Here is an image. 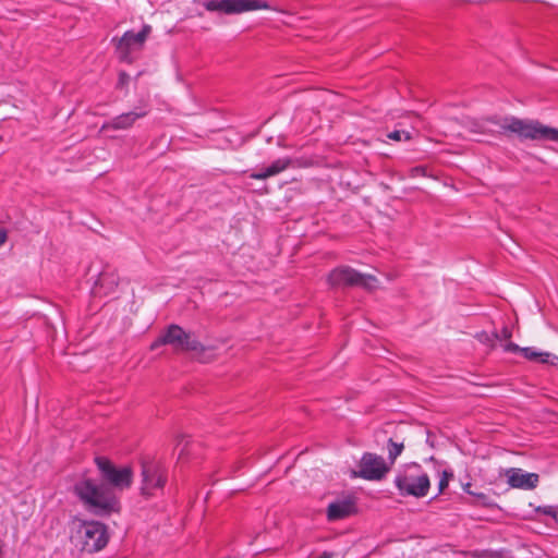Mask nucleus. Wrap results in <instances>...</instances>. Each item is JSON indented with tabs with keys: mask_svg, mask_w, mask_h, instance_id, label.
Listing matches in <instances>:
<instances>
[{
	"mask_svg": "<svg viewBox=\"0 0 558 558\" xmlns=\"http://www.w3.org/2000/svg\"><path fill=\"white\" fill-rule=\"evenodd\" d=\"M95 464L100 472V482L87 477L85 474L77 480L72 488L73 494L93 514L109 517L121 511L120 498L116 490L131 487L133 471L131 466L118 468L109 458L95 457Z\"/></svg>",
	"mask_w": 558,
	"mask_h": 558,
	"instance_id": "1",
	"label": "nucleus"
},
{
	"mask_svg": "<svg viewBox=\"0 0 558 558\" xmlns=\"http://www.w3.org/2000/svg\"><path fill=\"white\" fill-rule=\"evenodd\" d=\"M498 126L497 133L519 141H550L558 143V129L543 124L534 119H520L514 116H490L484 120Z\"/></svg>",
	"mask_w": 558,
	"mask_h": 558,
	"instance_id": "2",
	"label": "nucleus"
},
{
	"mask_svg": "<svg viewBox=\"0 0 558 558\" xmlns=\"http://www.w3.org/2000/svg\"><path fill=\"white\" fill-rule=\"evenodd\" d=\"M159 345H171L175 352H194L198 356L207 351L195 332L185 331L177 324L169 325L150 348L154 350Z\"/></svg>",
	"mask_w": 558,
	"mask_h": 558,
	"instance_id": "3",
	"label": "nucleus"
},
{
	"mask_svg": "<svg viewBox=\"0 0 558 558\" xmlns=\"http://www.w3.org/2000/svg\"><path fill=\"white\" fill-rule=\"evenodd\" d=\"M332 288H351L360 287L366 290H373L378 282L373 275H364L350 266H340L332 269L327 278Z\"/></svg>",
	"mask_w": 558,
	"mask_h": 558,
	"instance_id": "4",
	"label": "nucleus"
},
{
	"mask_svg": "<svg viewBox=\"0 0 558 558\" xmlns=\"http://www.w3.org/2000/svg\"><path fill=\"white\" fill-rule=\"evenodd\" d=\"M76 537L82 544V550L87 553L101 550L109 541L107 525L99 521H82L76 530Z\"/></svg>",
	"mask_w": 558,
	"mask_h": 558,
	"instance_id": "5",
	"label": "nucleus"
},
{
	"mask_svg": "<svg viewBox=\"0 0 558 558\" xmlns=\"http://www.w3.org/2000/svg\"><path fill=\"white\" fill-rule=\"evenodd\" d=\"M150 33L151 26L144 24L138 33L126 31L121 38H113L112 41L116 43L114 46L119 60L129 64L133 63L134 57L132 53L143 49Z\"/></svg>",
	"mask_w": 558,
	"mask_h": 558,
	"instance_id": "6",
	"label": "nucleus"
},
{
	"mask_svg": "<svg viewBox=\"0 0 558 558\" xmlns=\"http://www.w3.org/2000/svg\"><path fill=\"white\" fill-rule=\"evenodd\" d=\"M202 5L210 12L240 14L254 10H269L271 7L264 0H203Z\"/></svg>",
	"mask_w": 558,
	"mask_h": 558,
	"instance_id": "7",
	"label": "nucleus"
},
{
	"mask_svg": "<svg viewBox=\"0 0 558 558\" xmlns=\"http://www.w3.org/2000/svg\"><path fill=\"white\" fill-rule=\"evenodd\" d=\"M167 470L162 463L155 460L142 463V495L151 496L155 489H162L167 483Z\"/></svg>",
	"mask_w": 558,
	"mask_h": 558,
	"instance_id": "8",
	"label": "nucleus"
},
{
	"mask_svg": "<svg viewBox=\"0 0 558 558\" xmlns=\"http://www.w3.org/2000/svg\"><path fill=\"white\" fill-rule=\"evenodd\" d=\"M359 468L354 475L367 481H380L389 471V465L383 457L371 452L362 456Z\"/></svg>",
	"mask_w": 558,
	"mask_h": 558,
	"instance_id": "9",
	"label": "nucleus"
},
{
	"mask_svg": "<svg viewBox=\"0 0 558 558\" xmlns=\"http://www.w3.org/2000/svg\"><path fill=\"white\" fill-rule=\"evenodd\" d=\"M147 113H148V110L146 109V107L136 108L134 111L121 113V114L106 121L101 125L100 132H108L110 130H113V131L130 130L138 119L146 117Z\"/></svg>",
	"mask_w": 558,
	"mask_h": 558,
	"instance_id": "10",
	"label": "nucleus"
},
{
	"mask_svg": "<svg viewBox=\"0 0 558 558\" xmlns=\"http://www.w3.org/2000/svg\"><path fill=\"white\" fill-rule=\"evenodd\" d=\"M357 512L356 499L354 496H345L330 502L327 507V519L330 522L343 520Z\"/></svg>",
	"mask_w": 558,
	"mask_h": 558,
	"instance_id": "11",
	"label": "nucleus"
},
{
	"mask_svg": "<svg viewBox=\"0 0 558 558\" xmlns=\"http://www.w3.org/2000/svg\"><path fill=\"white\" fill-rule=\"evenodd\" d=\"M508 484L513 488L534 489L537 487L539 476L536 473H524L521 469L507 471Z\"/></svg>",
	"mask_w": 558,
	"mask_h": 558,
	"instance_id": "12",
	"label": "nucleus"
},
{
	"mask_svg": "<svg viewBox=\"0 0 558 558\" xmlns=\"http://www.w3.org/2000/svg\"><path fill=\"white\" fill-rule=\"evenodd\" d=\"M119 284V277L113 271L102 270L94 284L95 293H104L105 295L112 293Z\"/></svg>",
	"mask_w": 558,
	"mask_h": 558,
	"instance_id": "13",
	"label": "nucleus"
},
{
	"mask_svg": "<svg viewBox=\"0 0 558 558\" xmlns=\"http://www.w3.org/2000/svg\"><path fill=\"white\" fill-rule=\"evenodd\" d=\"M396 485L402 496L418 497V478L399 475L396 477Z\"/></svg>",
	"mask_w": 558,
	"mask_h": 558,
	"instance_id": "14",
	"label": "nucleus"
},
{
	"mask_svg": "<svg viewBox=\"0 0 558 558\" xmlns=\"http://www.w3.org/2000/svg\"><path fill=\"white\" fill-rule=\"evenodd\" d=\"M521 354L530 361H539L541 363H549L555 365L558 362L556 355L547 352H536L533 348L526 347L521 350Z\"/></svg>",
	"mask_w": 558,
	"mask_h": 558,
	"instance_id": "15",
	"label": "nucleus"
},
{
	"mask_svg": "<svg viewBox=\"0 0 558 558\" xmlns=\"http://www.w3.org/2000/svg\"><path fill=\"white\" fill-rule=\"evenodd\" d=\"M472 558H513L510 550L507 549H476L469 553Z\"/></svg>",
	"mask_w": 558,
	"mask_h": 558,
	"instance_id": "16",
	"label": "nucleus"
},
{
	"mask_svg": "<svg viewBox=\"0 0 558 558\" xmlns=\"http://www.w3.org/2000/svg\"><path fill=\"white\" fill-rule=\"evenodd\" d=\"M381 436L386 438L388 459L390 460V464H393L397 457L401 453L403 449V444L393 441L391 437H387L386 433H379L376 435L377 439Z\"/></svg>",
	"mask_w": 558,
	"mask_h": 558,
	"instance_id": "17",
	"label": "nucleus"
},
{
	"mask_svg": "<svg viewBox=\"0 0 558 558\" xmlns=\"http://www.w3.org/2000/svg\"><path fill=\"white\" fill-rule=\"evenodd\" d=\"M291 165L292 159L290 157L279 158L266 167V170L270 177H274L287 170Z\"/></svg>",
	"mask_w": 558,
	"mask_h": 558,
	"instance_id": "18",
	"label": "nucleus"
},
{
	"mask_svg": "<svg viewBox=\"0 0 558 558\" xmlns=\"http://www.w3.org/2000/svg\"><path fill=\"white\" fill-rule=\"evenodd\" d=\"M387 137L396 142L410 141L412 138V134L405 130H395L389 132Z\"/></svg>",
	"mask_w": 558,
	"mask_h": 558,
	"instance_id": "19",
	"label": "nucleus"
},
{
	"mask_svg": "<svg viewBox=\"0 0 558 558\" xmlns=\"http://www.w3.org/2000/svg\"><path fill=\"white\" fill-rule=\"evenodd\" d=\"M452 477L451 472L442 471L441 477L438 483V494L442 493L448 487L449 480Z\"/></svg>",
	"mask_w": 558,
	"mask_h": 558,
	"instance_id": "20",
	"label": "nucleus"
},
{
	"mask_svg": "<svg viewBox=\"0 0 558 558\" xmlns=\"http://www.w3.org/2000/svg\"><path fill=\"white\" fill-rule=\"evenodd\" d=\"M476 338H477L481 342L486 343V344L490 345L492 348H494V347H495V342H494V341H495V337H494V333L489 335V333H487V332L483 331V332L477 333V335H476Z\"/></svg>",
	"mask_w": 558,
	"mask_h": 558,
	"instance_id": "21",
	"label": "nucleus"
},
{
	"mask_svg": "<svg viewBox=\"0 0 558 558\" xmlns=\"http://www.w3.org/2000/svg\"><path fill=\"white\" fill-rule=\"evenodd\" d=\"M495 340H509L512 337V331L509 327H502L500 332H494Z\"/></svg>",
	"mask_w": 558,
	"mask_h": 558,
	"instance_id": "22",
	"label": "nucleus"
},
{
	"mask_svg": "<svg viewBox=\"0 0 558 558\" xmlns=\"http://www.w3.org/2000/svg\"><path fill=\"white\" fill-rule=\"evenodd\" d=\"M430 487L429 478L426 474H421V498L426 496Z\"/></svg>",
	"mask_w": 558,
	"mask_h": 558,
	"instance_id": "23",
	"label": "nucleus"
},
{
	"mask_svg": "<svg viewBox=\"0 0 558 558\" xmlns=\"http://www.w3.org/2000/svg\"><path fill=\"white\" fill-rule=\"evenodd\" d=\"M425 433H426V440H425L426 445H428L430 448H435L437 439H438L437 435L428 428L425 429Z\"/></svg>",
	"mask_w": 558,
	"mask_h": 558,
	"instance_id": "24",
	"label": "nucleus"
},
{
	"mask_svg": "<svg viewBox=\"0 0 558 558\" xmlns=\"http://www.w3.org/2000/svg\"><path fill=\"white\" fill-rule=\"evenodd\" d=\"M250 178L255 179V180H266V179L270 178V175L268 174L266 168H264L262 171L252 172L250 174Z\"/></svg>",
	"mask_w": 558,
	"mask_h": 558,
	"instance_id": "25",
	"label": "nucleus"
},
{
	"mask_svg": "<svg viewBox=\"0 0 558 558\" xmlns=\"http://www.w3.org/2000/svg\"><path fill=\"white\" fill-rule=\"evenodd\" d=\"M130 81V75L124 72V71H121L119 73V78H118V87H122L124 85H126Z\"/></svg>",
	"mask_w": 558,
	"mask_h": 558,
	"instance_id": "26",
	"label": "nucleus"
},
{
	"mask_svg": "<svg viewBox=\"0 0 558 558\" xmlns=\"http://www.w3.org/2000/svg\"><path fill=\"white\" fill-rule=\"evenodd\" d=\"M523 348L519 347L517 343H513V342H508L504 345V350L507 351V352H512V353H517V352H520L521 353V350Z\"/></svg>",
	"mask_w": 558,
	"mask_h": 558,
	"instance_id": "27",
	"label": "nucleus"
},
{
	"mask_svg": "<svg viewBox=\"0 0 558 558\" xmlns=\"http://www.w3.org/2000/svg\"><path fill=\"white\" fill-rule=\"evenodd\" d=\"M466 494L476 497L483 505H487V502H486L487 495L486 494L475 493V492H472L471 489H466Z\"/></svg>",
	"mask_w": 558,
	"mask_h": 558,
	"instance_id": "28",
	"label": "nucleus"
},
{
	"mask_svg": "<svg viewBox=\"0 0 558 558\" xmlns=\"http://www.w3.org/2000/svg\"><path fill=\"white\" fill-rule=\"evenodd\" d=\"M537 510L546 515H550V517L556 515V510L551 506L539 507Z\"/></svg>",
	"mask_w": 558,
	"mask_h": 558,
	"instance_id": "29",
	"label": "nucleus"
},
{
	"mask_svg": "<svg viewBox=\"0 0 558 558\" xmlns=\"http://www.w3.org/2000/svg\"><path fill=\"white\" fill-rule=\"evenodd\" d=\"M8 233L4 229H0V245L7 241Z\"/></svg>",
	"mask_w": 558,
	"mask_h": 558,
	"instance_id": "30",
	"label": "nucleus"
},
{
	"mask_svg": "<svg viewBox=\"0 0 558 558\" xmlns=\"http://www.w3.org/2000/svg\"><path fill=\"white\" fill-rule=\"evenodd\" d=\"M184 438H185L184 435H178L177 436V446H180L183 442Z\"/></svg>",
	"mask_w": 558,
	"mask_h": 558,
	"instance_id": "31",
	"label": "nucleus"
},
{
	"mask_svg": "<svg viewBox=\"0 0 558 558\" xmlns=\"http://www.w3.org/2000/svg\"><path fill=\"white\" fill-rule=\"evenodd\" d=\"M420 171H421V177H426L427 175V170H426L425 166H421Z\"/></svg>",
	"mask_w": 558,
	"mask_h": 558,
	"instance_id": "32",
	"label": "nucleus"
},
{
	"mask_svg": "<svg viewBox=\"0 0 558 558\" xmlns=\"http://www.w3.org/2000/svg\"><path fill=\"white\" fill-rule=\"evenodd\" d=\"M186 445H187V442L184 445V447L182 448L181 452L179 453V458H181V457L183 456L184 450H185V448H186Z\"/></svg>",
	"mask_w": 558,
	"mask_h": 558,
	"instance_id": "33",
	"label": "nucleus"
},
{
	"mask_svg": "<svg viewBox=\"0 0 558 558\" xmlns=\"http://www.w3.org/2000/svg\"><path fill=\"white\" fill-rule=\"evenodd\" d=\"M466 489H471V483H468L464 485V492L466 493Z\"/></svg>",
	"mask_w": 558,
	"mask_h": 558,
	"instance_id": "34",
	"label": "nucleus"
},
{
	"mask_svg": "<svg viewBox=\"0 0 558 558\" xmlns=\"http://www.w3.org/2000/svg\"><path fill=\"white\" fill-rule=\"evenodd\" d=\"M420 123H421V129L423 128V120L421 119L420 120Z\"/></svg>",
	"mask_w": 558,
	"mask_h": 558,
	"instance_id": "35",
	"label": "nucleus"
}]
</instances>
